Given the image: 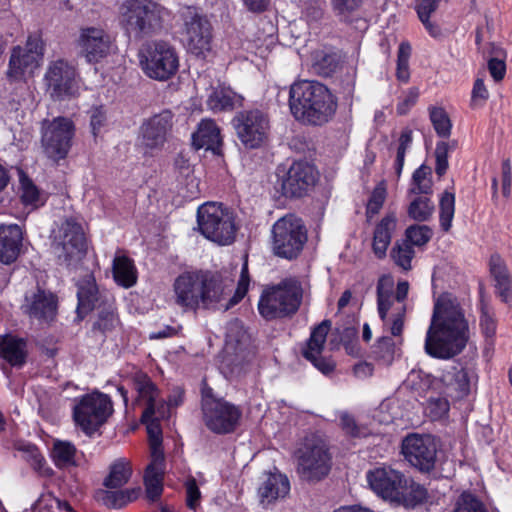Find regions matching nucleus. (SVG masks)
I'll return each mask as SVG.
<instances>
[{"mask_svg": "<svg viewBox=\"0 0 512 512\" xmlns=\"http://www.w3.org/2000/svg\"><path fill=\"white\" fill-rule=\"evenodd\" d=\"M233 280L223 279L218 274L209 272H185L174 281L175 302L185 310H196L202 305L204 308H212L220 304L226 311L237 304L247 293L249 275L247 264L241 270L235 294L228 302L221 304L232 291Z\"/></svg>", "mask_w": 512, "mask_h": 512, "instance_id": "obj_1", "label": "nucleus"}, {"mask_svg": "<svg viewBox=\"0 0 512 512\" xmlns=\"http://www.w3.org/2000/svg\"><path fill=\"white\" fill-rule=\"evenodd\" d=\"M467 340L468 322L456 298L450 294L439 296L426 335V353L435 358L448 359L459 354Z\"/></svg>", "mask_w": 512, "mask_h": 512, "instance_id": "obj_2", "label": "nucleus"}, {"mask_svg": "<svg viewBox=\"0 0 512 512\" xmlns=\"http://www.w3.org/2000/svg\"><path fill=\"white\" fill-rule=\"evenodd\" d=\"M289 107L296 120L322 125L333 117L337 103L325 85L317 81H300L290 87Z\"/></svg>", "mask_w": 512, "mask_h": 512, "instance_id": "obj_3", "label": "nucleus"}, {"mask_svg": "<svg viewBox=\"0 0 512 512\" xmlns=\"http://www.w3.org/2000/svg\"><path fill=\"white\" fill-rule=\"evenodd\" d=\"M367 481L379 497L397 506L414 508L424 503L428 497L424 486L390 466L369 471Z\"/></svg>", "mask_w": 512, "mask_h": 512, "instance_id": "obj_4", "label": "nucleus"}, {"mask_svg": "<svg viewBox=\"0 0 512 512\" xmlns=\"http://www.w3.org/2000/svg\"><path fill=\"white\" fill-rule=\"evenodd\" d=\"M163 11L153 0H124L119 7V22L128 36L142 39L161 29Z\"/></svg>", "mask_w": 512, "mask_h": 512, "instance_id": "obj_5", "label": "nucleus"}, {"mask_svg": "<svg viewBox=\"0 0 512 512\" xmlns=\"http://www.w3.org/2000/svg\"><path fill=\"white\" fill-rule=\"evenodd\" d=\"M302 299L301 283L287 278L263 291L258 304L259 313L266 320L292 317L299 310Z\"/></svg>", "mask_w": 512, "mask_h": 512, "instance_id": "obj_6", "label": "nucleus"}, {"mask_svg": "<svg viewBox=\"0 0 512 512\" xmlns=\"http://www.w3.org/2000/svg\"><path fill=\"white\" fill-rule=\"evenodd\" d=\"M197 224L201 234L219 245H230L235 241L237 227L233 213L222 204L208 202L197 211Z\"/></svg>", "mask_w": 512, "mask_h": 512, "instance_id": "obj_7", "label": "nucleus"}, {"mask_svg": "<svg viewBox=\"0 0 512 512\" xmlns=\"http://www.w3.org/2000/svg\"><path fill=\"white\" fill-rule=\"evenodd\" d=\"M307 241V230L301 219L289 214L272 227V250L281 258L292 260L299 256Z\"/></svg>", "mask_w": 512, "mask_h": 512, "instance_id": "obj_8", "label": "nucleus"}, {"mask_svg": "<svg viewBox=\"0 0 512 512\" xmlns=\"http://www.w3.org/2000/svg\"><path fill=\"white\" fill-rule=\"evenodd\" d=\"M297 455V471L302 479L315 482L328 475L331 469V455L320 437H307Z\"/></svg>", "mask_w": 512, "mask_h": 512, "instance_id": "obj_9", "label": "nucleus"}, {"mask_svg": "<svg viewBox=\"0 0 512 512\" xmlns=\"http://www.w3.org/2000/svg\"><path fill=\"white\" fill-rule=\"evenodd\" d=\"M140 64L145 73L156 80H167L178 70L175 49L165 42H153L140 51Z\"/></svg>", "mask_w": 512, "mask_h": 512, "instance_id": "obj_10", "label": "nucleus"}, {"mask_svg": "<svg viewBox=\"0 0 512 512\" xmlns=\"http://www.w3.org/2000/svg\"><path fill=\"white\" fill-rule=\"evenodd\" d=\"M248 335L239 321L231 322L226 335L225 355L222 369L231 377L244 374L253 353L247 348Z\"/></svg>", "mask_w": 512, "mask_h": 512, "instance_id": "obj_11", "label": "nucleus"}, {"mask_svg": "<svg viewBox=\"0 0 512 512\" xmlns=\"http://www.w3.org/2000/svg\"><path fill=\"white\" fill-rule=\"evenodd\" d=\"M113 412L110 398L103 393L93 392L81 398L73 409L76 424L87 434H93Z\"/></svg>", "mask_w": 512, "mask_h": 512, "instance_id": "obj_12", "label": "nucleus"}, {"mask_svg": "<svg viewBox=\"0 0 512 512\" xmlns=\"http://www.w3.org/2000/svg\"><path fill=\"white\" fill-rule=\"evenodd\" d=\"M183 21L182 40L188 51L196 56L204 55L211 49V24L195 7L181 10Z\"/></svg>", "mask_w": 512, "mask_h": 512, "instance_id": "obj_13", "label": "nucleus"}, {"mask_svg": "<svg viewBox=\"0 0 512 512\" xmlns=\"http://www.w3.org/2000/svg\"><path fill=\"white\" fill-rule=\"evenodd\" d=\"M202 412L207 428L217 434L234 431L241 417V412L237 407L226 401L213 398L210 388L203 390Z\"/></svg>", "mask_w": 512, "mask_h": 512, "instance_id": "obj_14", "label": "nucleus"}, {"mask_svg": "<svg viewBox=\"0 0 512 512\" xmlns=\"http://www.w3.org/2000/svg\"><path fill=\"white\" fill-rule=\"evenodd\" d=\"M54 249L59 260L67 265L82 259L86 240L82 226L74 219H66L55 236Z\"/></svg>", "mask_w": 512, "mask_h": 512, "instance_id": "obj_15", "label": "nucleus"}, {"mask_svg": "<svg viewBox=\"0 0 512 512\" xmlns=\"http://www.w3.org/2000/svg\"><path fill=\"white\" fill-rule=\"evenodd\" d=\"M74 135V124L66 117H57L43 126L42 144L49 158L60 160L66 157Z\"/></svg>", "mask_w": 512, "mask_h": 512, "instance_id": "obj_16", "label": "nucleus"}, {"mask_svg": "<svg viewBox=\"0 0 512 512\" xmlns=\"http://www.w3.org/2000/svg\"><path fill=\"white\" fill-rule=\"evenodd\" d=\"M404 458L421 472L434 469L437 460V444L430 435L410 434L402 442Z\"/></svg>", "mask_w": 512, "mask_h": 512, "instance_id": "obj_17", "label": "nucleus"}, {"mask_svg": "<svg viewBox=\"0 0 512 512\" xmlns=\"http://www.w3.org/2000/svg\"><path fill=\"white\" fill-rule=\"evenodd\" d=\"M233 122L237 135L245 147L255 149L266 141L269 131V120L261 111L240 112L235 116Z\"/></svg>", "mask_w": 512, "mask_h": 512, "instance_id": "obj_18", "label": "nucleus"}, {"mask_svg": "<svg viewBox=\"0 0 512 512\" xmlns=\"http://www.w3.org/2000/svg\"><path fill=\"white\" fill-rule=\"evenodd\" d=\"M47 91L54 100H63L76 95V69L63 59L52 61L45 74Z\"/></svg>", "mask_w": 512, "mask_h": 512, "instance_id": "obj_19", "label": "nucleus"}, {"mask_svg": "<svg viewBox=\"0 0 512 512\" xmlns=\"http://www.w3.org/2000/svg\"><path fill=\"white\" fill-rule=\"evenodd\" d=\"M317 173L307 162H294L281 182L282 194L286 197H302L316 183Z\"/></svg>", "mask_w": 512, "mask_h": 512, "instance_id": "obj_20", "label": "nucleus"}, {"mask_svg": "<svg viewBox=\"0 0 512 512\" xmlns=\"http://www.w3.org/2000/svg\"><path fill=\"white\" fill-rule=\"evenodd\" d=\"M23 312L31 319L52 321L57 312V298L50 291L36 287L25 294Z\"/></svg>", "mask_w": 512, "mask_h": 512, "instance_id": "obj_21", "label": "nucleus"}, {"mask_svg": "<svg viewBox=\"0 0 512 512\" xmlns=\"http://www.w3.org/2000/svg\"><path fill=\"white\" fill-rule=\"evenodd\" d=\"M78 44L87 61L96 63L109 54L112 41L102 28L84 27L80 29Z\"/></svg>", "mask_w": 512, "mask_h": 512, "instance_id": "obj_22", "label": "nucleus"}, {"mask_svg": "<svg viewBox=\"0 0 512 512\" xmlns=\"http://www.w3.org/2000/svg\"><path fill=\"white\" fill-rule=\"evenodd\" d=\"M173 114L164 110L144 121L140 127V142L148 149H157L164 145L167 134L172 128Z\"/></svg>", "mask_w": 512, "mask_h": 512, "instance_id": "obj_23", "label": "nucleus"}, {"mask_svg": "<svg viewBox=\"0 0 512 512\" xmlns=\"http://www.w3.org/2000/svg\"><path fill=\"white\" fill-rule=\"evenodd\" d=\"M330 328V320H324L316 326L303 351V356L325 375L332 373L335 369V362L321 355Z\"/></svg>", "mask_w": 512, "mask_h": 512, "instance_id": "obj_24", "label": "nucleus"}, {"mask_svg": "<svg viewBox=\"0 0 512 512\" xmlns=\"http://www.w3.org/2000/svg\"><path fill=\"white\" fill-rule=\"evenodd\" d=\"M134 388L138 394L137 403L145 404V409L141 416L142 422H148L154 415L164 416V412L160 411L163 404L159 401V390L152 382L150 377L142 372L135 373L133 377Z\"/></svg>", "mask_w": 512, "mask_h": 512, "instance_id": "obj_25", "label": "nucleus"}, {"mask_svg": "<svg viewBox=\"0 0 512 512\" xmlns=\"http://www.w3.org/2000/svg\"><path fill=\"white\" fill-rule=\"evenodd\" d=\"M77 297V314L80 319H83L84 315L93 309L101 308V302L110 300L99 293L95 279L92 275H86L79 281Z\"/></svg>", "mask_w": 512, "mask_h": 512, "instance_id": "obj_26", "label": "nucleus"}, {"mask_svg": "<svg viewBox=\"0 0 512 512\" xmlns=\"http://www.w3.org/2000/svg\"><path fill=\"white\" fill-rule=\"evenodd\" d=\"M23 233L18 225L0 226V262L9 265L21 253Z\"/></svg>", "mask_w": 512, "mask_h": 512, "instance_id": "obj_27", "label": "nucleus"}, {"mask_svg": "<svg viewBox=\"0 0 512 512\" xmlns=\"http://www.w3.org/2000/svg\"><path fill=\"white\" fill-rule=\"evenodd\" d=\"M40 59L38 54H31L22 47H15L12 51L7 76L12 81H19L26 76H31L39 67Z\"/></svg>", "mask_w": 512, "mask_h": 512, "instance_id": "obj_28", "label": "nucleus"}, {"mask_svg": "<svg viewBox=\"0 0 512 512\" xmlns=\"http://www.w3.org/2000/svg\"><path fill=\"white\" fill-rule=\"evenodd\" d=\"M440 382L443 394L453 400L462 399L469 393L468 373L463 368L453 366L443 371Z\"/></svg>", "mask_w": 512, "mask_h": 512, "instance_id": "obj_29", "label": "nucleus"}, {"mask_svg": "<svg viewBox=\"0 0 512 512\" xmlns=\"http://www.w3.org/2000/svg\"><path fill=\"white\" fill-rule=\"evenodd\" d=\"M164 469L165 458H160L159 455L151 458L145 469L144 485L147 498L150 501H157L163 492Z\"/></svg>", "mask_w": 512, "mask_h": 512, "instance_id": "obj_30", "label": "nucleus"}, {"mask_svg": "<svg viewBox=\"0 0 512 512\" xmlns=\"http://www.w3.org/2000/svg\"><path fill=\"white\" fill-rule=\"evenodd\" d=\"M0 356L12 366H23L27 358L26 341L11 335L1 336Z\"/></svg>", "mask_w": 512, "mask_h": 512, "instance_id": "obj_31", "label": "nucleus"}, {"mask_svg": "<svg viewBox=\"0 0 512 512\" xmlns=\"http://www.w3.org/2000/svg\"><path fill=\"white\" fill-rule=\"evenodd\" d=\"M192 143L196 149L205 148L217 153L221 145L220 130L212 120H203L198 130L192 135Z\"/></svg>", "mask_w": 512, "mask_h": 512, "instance_id": "obj_32", "label": "nucleus"}, {"mask_svg": "<svg viewBox=\"0 0 512 512\" xmlns=\"http://www.w3.org/2000/svg\"><path fill=\"white\" fill-rule=\"evenodd\" d=\"M290 490L288 478L281 473H269L266 480L259 487L261 501L271 503L279 498H284Z\"/></svg>", "mask_w": 512, "mask_h": 512, "instance_id": "obj_33", "label": "nucleus"}, {"mask_svg": "<svg viewBox=\"0 0 512 512\" xmlns=\"http://www.w3.org/2000/svg\"><path fill=\"white\" fill-rule=\"evenodd\" d=\"M396 227V217L388 215L376 226L373 237V252L378 258L386 255V250L391 241V232Z\"/></svg>", "mask_w": 512, "mask_h": 512, "instance_id": "obj_34", "label": "nucleus"}, {"mask_svg": "<svg viewBox=\"0 0 512 512\" xmlns=\"http://www.w3.org/2000/svg\"><path fill=\"white\" fill-rule=\"evenodd\" d=\"M101 308L97 310L96 319L92 325V332L99 333L104 336L106 333L111 332L119 324L118 316L115 313L113 300L101 302Z\"/></svg>", "mask_w": 512, "mask_h": 512, "instance_id": "obj_35", "label": "nucleus"}, {"mask_svg": "<svg viewBox=\"0 0 512 512\" xmlns=\"http://www.w3.org/2000/svg\"><path fill=\"white\" fill-rule=\"evenodd\" d=\"M340 63L341 56L335 51L317 50L312 54V67L320 76H331L339 68Z\"/></svg>", "mask_w": 512, "mask_h": 512, "instance_id": "obj_36", "label": "nucleus"}, {"mask_svg": "<svg viewBox=\"0 0 512 512\" xmlns=\"http://www.w3.org/2000/svg\"><path fill=\"white\" fill-rule=\"evenodd\" d=\"M132 468L130 462L121 458L111 464L109 474L104 479L103 485L109 489L123 487L130 480Z\"/></svg>", "mask_w": 512, "mask_h": 512, "instance_id": "obj_37", "label": "nucleus"}, {"mask_svg": "<svg viewBox=\"0 0 512 512\" xmlns=\"http://www.w3.org/2000/svg\"><path fill=\"white\" fill-rule=\"evenodd\" d=\"M432 170L427 165H421L412 175L408 196L422 195L429 196L432 194L433 181L431 178Z\"/></svg>", "mask_w": 512, "mask_h": 512, "instance_id": "obj_38", "label": "nucleus"}, {"mask_svg": "<svg viewBox=\"0 0 512 512\" xmlns=\"http://www.w3.org/2000/svg\"><path fill=\"white\" fill-rule=\"evenodd\" d=\"M113 277L123 287H131L136 283V270L133 262L126 256H117L113 261Z\"/></svg>", "mask_w": 512, "mask_h": 512, "instance_id": "obj_39", "label": "nucleus"}, {"mask_svg": "<svg viewBox=\"0 0 512 512\" xmlns=\"http://www.w3.org/2000/svg\"><path fill=\"white\" fill-rule=\"evenodd\" d=\"M394 281L390 276H382L377 283V304L381 320L386 324L387 313L392 305Z\"/></svg>", "mask_w": 512, "mask_h": 512, "instance_id": "obj_40", "label": "nucleus"}, {"mask_svg": "<svg viewBox=\"0 0 512 512\" xmlns=\"http://www.w3.org/2000/svg\"><path fill=\"white\" fill-rule=\"evenodd\" d=\"M408 205V216L418 222L428 221L434 212V203L429 196L413 195Z\"/></svg>", "mask_w": 512, "mask_h": 512, "instance_id": "obj_41", "label": "nucleus"}, {"mask_svg": "<svg viewBox=\"0 0 512 512\" xmlns=\"http://www.w3.org/2000/svg\"><path fill=\"white\" fill-rule=\"evenodd\" d=\"M239 97L229 88L214 90L208 99L209 107L214 111L233 109Z\"/></svg>", "mask_w": 512, "mask_h": 512, "instance_id": "obj_42", "label": "nucleus"}, {"mask_svg": "<svg viewBox=\"0 0 512 512\" xmlns=\"http://www.w3.org/2000/svg\"><path fill=\"white\" fill-rule=\"evenodd\" d=\"M453 512H489V510L478 496L464 491L456 499Z\"/></svg>", "mask_w": 512, "mask_h": 512, "instance_id": "obj_43", "label": "nucleus"}, {"mask_svg": "<svg viewBox=\"0 0 512 512\" xmlns=\"http://www.w3.org/2000/svg\"><path fill=\"white\" fill-rule=\"evenodd\" d=\"M390 256L397 266L408 271L411 269V260L414 256V249L408 241H403L401 243L396 242L390 252Z\"/></svg>", "mask_w": 512, "mask_h": 512, "instance_id": "obj_44", "label": "nucleus"}, {"mask_svg": "<svg viewBox=\"0 0 512 512\" xmlns=\"http://www.w3.org/2000/svg\"><path fill=\"white\" fill-rule=\"evenodd\" d=\"M76 448L70 442L57 441L53 447V458L58 467H66L75 463Z\"/></svg>", "mask_w": 512, "mask_h": 512, "instance_id": "obj_45", "label": "nucleus"}, {"mask_svg": "<svg viewBox=\"0 0 512 512\" xmlns=\"http://www.w3.org/2000/svg\"><path fill=\"white\" fill-rule=\"evenodd\" d=\"M429 114L437 135L444 138L449 137L452 124L447 112L442 107H432Z\"/></svg>", "mask_w": 512, "mask_h": 512, "instance_id": "obj_46", "label": "nucleus"}, {"mask_svg": "<svg viewBox=\"0 0 512 512\" xmlns=\"http://www.w3.org/2000/svg\"><path fill=\"white\" fill-rule=\"evenodd\" d=\"M161 417L159 414L154 415L148 422H144L147 425V432L149 435L151 458L159 455L160 458H165L164 453L161 449V430L158 423V418Z\"/></svg>", "mask_w": 512, "mask_h": 512, "instance_id": "obj_47", "label": "nucleus"}, {"mask_svg": "<svg viewBox=\"0 0 512 512\" xmlns=\"http://www.w3.org/2000/svg\"><path fill=\"white\" fill-rule=\"evenodd\" d=\"M455 211V196L453 193L444 192L440 199V225L445 232L451 228Z\"/></svg>", "mask_w": 512, "mask_h": 512, "instance_id": "obj_48", "label": "nucleus"}, {"mask_svg": "<svg viewBox=\"0 0 512 512\" xmlns=\"http://www.w3.org/2000/svg\"><path fill=\"white\" fill-rule=\"evenodd\" d=\"M411 46L407 42H402L398 49L396 77L399 81L407 82L410 77L409 58Z\"/></svg>", "mask_w": 512, "mask_h": 512, "instance_id": "obj_49", "label": "nucleus"}, {"mask_svg": "<svg viewBox=\"0 0 512 512\" xmlns=\"http://www.w3.org/2000/svg\"><path fill=\"white\" fill-rule=\"evenodd\" d=\"M412 142V131L410 129H405L401 132L400 137L398 139V146L396 151V158L394 163V169L397 178L401 176L402 169L404 166V159L406 155V151Z\"/></svg>", "mask_w": 512, "mask_h": 512, "instance_id": "obj_50", "label": "nucleus"}, {"mask_svg": "<svg viewBox=\"0 0 512 512\" xmlns=\"http://www.w3.org/2000/svg\"><path fill=\"white\" fill-rule=\"evenodd\" d=\"M386 194V183L385 181H381L372 191L367 203L366 214L368 218H372L379 213L386 199Z\"/></svg>", "mask_w": 512, "mask_h": 512, "instance_id": "obj_51", "label": "nucleus"}, {"mask_svg": "<svg viewBox=\"0 0 512 512\" xmlns=\"http://www.w3.org/2000/svg\"><path fill=\"white\" fill-rule=\"evenodd\" d=\"M72 511V507L67 502H62L52 495L42 496L35 505V512H61Z\"/></svg>", "mask_w": 512, "mask_h": 512, "instance_id": "obj_52", "label": "nucleus"}, {"mask_svg": "<svg viewBox=\"0 0 512 512\" xmlns=\"http://www.w3.org/2000/svg\"><path fill=\"white\" fill-rule=\"evenodd\" d=\"M363 0H331L334 13L341 21H348L352 13L357 11Z\"/></svg>", "mask_w": 512, "mask_h": 512, "instance_id": "obj_53", "label": "nucleus"}, {"mask_svg": "<svg viewBox=\"0 0 512 512\" xmlns=\"http://www.w3.org/2000/svg\"><path fill=\"white\" fill-rule=\"evenodd\" d=\"M432 237V230L426 225H411L406 230V240L411 245L421 246Z\"/></svg>", "mask_w": 512, "mask_h": 512, "instance_id": "obj_54", "label": "nucleus"}, {"mask_svg": "<svg viewBox=\"0 0 512 512\" xmlns=\"http://www.w3.org/2000/svg\"><path fill=\"white\" fill-rule=\"evenodd\" d=\"M395 352L396 344L394 340L388 336H383L378 340L374 351L377 357L381 359L385 364L392 363L394 360Z\"/></svg>", "mask_w": 512, "mask_h": 512, "instance_id": "obj_55", "label": "nucleus"}, {"mask_svg": "<svg viewBox=\"0 0 512 512\" xmlns=\"http://www.w3.org/2000/svg\"><path fill=\"white\" fill-rule=\"evenodd\" d=\"M21 199L25 205L37 207L40 204V195L37 187L26 176L21 177Z\"/></svg>", "mask_w": 512, "mask_h": 512, "instance_id": "obj_56", "label": "nucleus"}, {"mask_svg": "<svg viewBox=\"0 0 512 512\" xmlns=\"http://www.w3.org/2000/svg\"><path fill=\"white\" fill-rule=\"evenodd\" d=\"M97 499L108 508H121L125 506L124 495L121 491L99 490Z\"/></svg>", "mask_w": 512, "mask_h": 512, "instance_id": "obj_57", "label": "nucleus"}, {"mask_svg": "<svg viewBox=\"0 0 512 512\" xmlns=\"http://www.w3.org/2000/svg\"><path fill=\"white\" fill-rule=\"evenodd\" d=\"M426 410L433 420L440 419L448 413L449 402L447 398L432 397L427 402Z\"/></svg>", "mask_w": 512, "mask_h": 512, "instance_id": "obj_58", "label": "nucleus"}, {"mask_svg": "<svg viewBox=\"0 0 512 512\" xmlns=\"http://www.w3.org/2000/svg\"><path fill=\"white\" fill-rule=\"evenodd\" d=\"M448 152L449 146L445 142H439L435 148V172L439 177H442L448 169Z\"/></svg>", "mask_w": 512, "mask_h": 512, "instance_id": "obj_59", "label": "nucleus"}, {"mask_svg": "<svg viewBox=\"0 0 512 512\" xmlns=\"http://www.w3.org/2000/svg\"><path fill=\"white\" fill-rule=\"evenodd\" d=\"M502 54L503 52L498 50L496 56L491 57L487 63L488 70L495 82L502 81L506 73L505 62L503 59L499 58Z\"/></svg>", "mask_w": 512, "mask_h": 512, "instance_id": "obj_60", "label": "nucleus"}, {"mask_svg": "<svg viewBox=\"0 0 512 512\" xmlns=\"http://www.w3.org/2000/svg\"><path fill=\"white\" fill-rule=\"evenodd\" d=\"M495 282V290L496 294L501 298V300L505 303H509L512 301V276L508 274L502 278H498L494 280Z\"/></svg>", "mask_w": 512, "mask_h": 512, "instance_id": "obj_61", "label": "nucleus"}, {"mask_svg": "<svg viewBox=\"0 0 512 512\" xmlns=\"http://www.w3.org/2000/svg\"><path fill=\"white\" fill-rule=\"evenodd\" d=\"M480 326L487 337H492L496 331V321L487 304H481Z\"/></svg>", "mask_w": 512, "mask_h": 512, "instance_id": "obj_62", "label": "nucleus"}, {"mask_svg": "<svg viewBox=\"0 0 512 512\" xmlns=\"http://www.w3.org/2000/svg\"><path fill=\"white\" fill-rule=\"evenodd\" d=\"M489 271L493 280L510 274L504 259L497 253H494L490 256Z\"/></svg>", "mask_w": 512, "mask_h": 512, "instance_id": "obj_63", "label": "nucleus"}, {"mask_svg": "<svg viewBox=\"0 0 512 512\" xmlns=\"http://www.w3.org/2000/svg\"><path fill=\"white\" fill-rule=\"evenodd\" d=\"M341 427L353 437H360L365 435L364 428L356 424L355 419L348 413H343L340 417Z\"/></svg>", "mask_w": 512, "mask_h": 512, "instance_id": "obj_64", "label": "nucleus"}]
</instances>
